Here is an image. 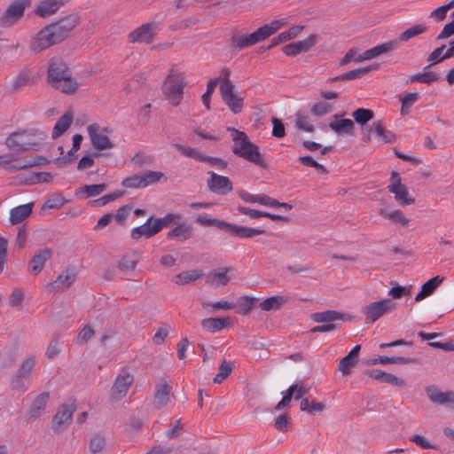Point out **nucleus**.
I'll use <instances>...</instances> for the list:
<instances>
[{"mask_svg": "<svg viewBox=\"0 0 454 454\" xmlns=\"http://www.w3.org/2000/svg\"><path fill=\"white\" fill-rule=\"evenodd\" d=\"M232 270L230 267L222 268L211 272L207 277V283L213 287H219L227 285L231 278L228 275Z\"/></svg>", "mask_w": 454, "mask_h": 454, "instance_id": "nucleus-29", "label": "nucleus"}, {"mask_svg": "<svg viewBox=\"0 0 454 454\" xmlns=\"http://www.w3.org/2000/svg\"><path fill=\"white\" fill-rule=\"evenodd\" d=\"M159 30V24L155 21L145 23L129 34V42L131 43H152Z\"/></svg>", "mask_w": 454, "mask_h": 454, "instance_id": "nucleus-10", "label": "nucleus"}, {"mask_svg": "<svg viewBox=\"0 0 454 454\" xmlns=\"http://www.w3.org/2000/svg\"><path fill=\"white\" fill-rule=\"evenodd\" d=\"M229 324L228 318H205L201 321V327L209 333H216L223 330Z\"/></svg>", "mask_w": 454, "mask_h": 454, "instance_id": "nucleus-37", "label": "nucleus"}, {"mask_svg": "<svg viewBox=\"0 0 454 454\" xmlns=\"http://www.w3.org/2000/svg\"><path fill=\"white\" fill-rule=\"evenodd\" d=\"M73 114L71 113H66L61 116L56 122L52 130V138H57L62 136L71 126L73 122Z\"/></svg>", "mask_w": 454, "mask_h": 454, "instance_id": "nucleus-36", "label": "nucleus"}, {"mask_svg": "<svg viewBox=\"0 0 454 454\" xmlns=\"http://www.w3.org/2000/svg\"><path fill=\"white\" fill-rule=\"evenodd\" d=\"M160 231V227L156 223L153 217H150L146 222L137 226L131 231V238L138 240L141 238L149 239Z\"/></svg>", "mask_w": 454, "mask_h": 454, "instance_id": "nucleus-20", "label": "nucleus"}, {"mask_svg": "<svg viewBox=\"0 0 454 454\" xmlns=\"http://www.w3.org/2000/svg\"><path fill=\"white\" fill-rule=\"evenodd\" d=\"M27 1L17 0L12 3L0 18L1 27H12L23 16Z\"/></svg>", "mask_w": 454, "mask_h": 454, "instance_id": "nucleus-11", "label": "nucleus"}, {"mask_svg": "<svg viewBox=\"0 0 454 454\" xmlns=\"http://www.w3.org/2000/svg\"><path fill=\"white\" fill-rule=\"evenodd\" d=\"M445 50V45H442L436 49H434L427 57V61L431 63L432 65L440 63L444 60V59H442V56L443 55V51Z\"/></svg>", "mask_w": 454, "mask_h": 454, "instance_id": "nucleus-59", "label": "nucleus"}, {"mask_svg": "<svg viewBox=\"0 0 454 454\" xmlns=\"http://www.w3.org/2000/svg\"><path fill=\"white\" fill-rule=\"evenodd\" d=\"M48 82L56 90L65 94H74L78 83L73 78L67 66L59 59H51L47 70Z\"/></svg>", "mask_w": 454, "mask_h": 454, "instance_id": "nucleus-2", "label": "nucleus"}, {"mask_svg": "<svg viewBox=\"0 0 454 454\" xmlns=\"http://www.w3.org/2000/svg\"><path fill=\"white\" fill-rule=\"evenodd\" d=\"M295 126L297 129L306 132H312L314 130L313 125L308 121L307 117L303 115L297 116Z\"/></svg>", "mask_w": 454, "mask_h": 454, "instance_id": "nucleus-63", "label": "nucleus"}, {"mask_svg": "<svg viewBox=\"0 0 454 454\" xmlns=\"http://www.w3.org/2000/svg\"><path fill=\"white\" fill-rule=\"evenodd\" d=\"M217 84H218L217 78L209 80L207 84V90L201 97L202 103L207 110L210 109V99H211L212 94H213L215 89L216 88Z\"/></svg>", "mask_w": 454, "mask_h": 454, "instance_id": "nucleus-51", "label": "nucleus"}, {"mask_svg": "<svg viewBox=\"0 0 454 454\" xmlns=\"http://www.w3.org/2000/svg\"><path fill=\"white\" fill-rule=\"evenodd\" d=\"M122 186L130 189L145 188L142 174H136L122 180Z\"/></svg>", "mask_w": 454, "mask_h": 454, "instance_id": "nucleus-49", "label": "nucleus"}, {"mask_svg": "<svg viewBox=\"0 0 454 454\" xmlns=\"http://www.w3.org/2000/svg\"><path fill=\"white\" fill-rule=\"evenodd\" d=\"M46 138L45 132L39 129L13 132L5 141L9 148L15 150L38 151Z\"/></svg>", "mask_w": 454, "mask_h": 454, "instance_id": "nucleus-5", "label": "nucleus"}, {"mask_svg": "<svg viewBox=\"0 0 454 454\" xmlns=\"http://www.w3.org/2000/svg\"><path fill=\"white\" fill-rule=\"evenodd\" d=\"M171 387L168 384H160L155 392L153 404L156 408L160 409L165 406L170 397Z\"/></svg>", "mask_w": 454, "mask_h": 454, "instance_id": "nucleus-34", "label": "nucleus"}, {"mask_svg": "<svg viewBox=\"0 0 454 454\" xmlns=\"http://www.w3.org/2000/svg\"><path fill=\"white\" fill-rule=\"evenodd\" d=\"M431 67V65L426 66L420 74L411 75L407 83L420 82L430 84L437 82L440 79V74L432 71Z\"/></svg>", "mask_w": 454, "mask_h": 454, "instance_id": "nucleus-26", "label": "nucleus"}, {"mask_svg": "<svg viewBox=\"0 0 454 454\" xmlns=\"http://www.w3.org/2000/svg\"><path fill=\"white\" fill-rule=\"evenodd\" d=\"M371 130H373L379 140L384 143H392L395 140L394 134L385 128L381 121H374Z\"/></svg>", "mask_w": 454, "mask_h": 454, "instance_id": "nucleus-40", "label": "nucleus"}, {"mask_svg": "<svg viewBox=\"0 0 454 454\" xmlns=\"http://www.w3.org/2000/svg\"><path fill=\"white\" fill-rule=\"evenodd\" d=\"M53 252L51 248L45 247L35 253L28 262L29 273L36 276L43 269L46 262L51 258Z\"/></svg>", "mask_w": 454, "mask_h": 454, "instance_id": "nucleus-19", "label": "nucleus"}, {"mask_svg": "<svg viewBox=\"0 0 454 454\" xmlns=\"http://www.w3.org/2000/svg\"><path fill=\"white\" fill-rule=\"evenodd\" d=\"M142 175L145 188L159 183L161 180V178L165 177L164 174L160 171H147Z\"/></svg>", "mask_w": 454, "mask_h": 454, "instance_id": "nucleus-52", "label": "nucleus"}, {"mask_svg": "<svg viewBox=\"0 0 454 454\" xmlns=\"http://www.w3.org/2000/svg\"><path fill=\"white\" fill-rule=\"evenodd\" d=\"M34 204L27 203L11 209L9 220L12 224H18L23 222L32 212Z\"/></svg>", "mask_w": 454, "mask_h": 454, "instance_id": "nucleus-28", "label": "nucleus"}, {"mask_svg": "<svg viewBox=\"0 0 454 454\" xmlns=\"http://www.w3.org/2000/svg\"><path fill=\"white\" fill-rule=\"evenodd\" d=\"M227 130L231 132L232 136V152L235 155L258 165L261 168H266L265 160L259 151V147L249 140L245 132L239 131L232 127H228Z\"/></svg>", "mask_w": 454, "mask_h": 454, "instance_id": "nucleus-4", "label": "nucleus"}, {"mask_svg": "<svg viewBox=\"0 0 454 454\" xmlns=\"http://www.w3.org/2000/svg\"><path fill=\"white\" fill-rule=\"evenodd\" d=\"M290 418L286 414H281L275 419L274 427L280 432H286L289 429Z\"/></svg>", "mask_w": 454, "mask_h": 454, "instance_id": "nucleus-56", "label": "nucleus"}, {"mask_svg": "<svg viewBox=\"0 0 454 454\" xmlns=\"http://www.w3.org/2000/svg\"><path fill=\"white\" fill-rule=\"evenodd\" d=\"M76 273L74 269H67L65 272L59 275L57 278L45 286L47 293L64 292L74 282Z\"/></svg>", "mask_w": 454, "mask_h": 454, "instance_id": "nucleus-13", "label": "nucleus"}, {"mask_svg": "<svg viewBox=\"0 0 454 454\" xmlns=\"http://www.w3.org/2000/svg\"><path fill=\"white\" fill-rule=\"evenodd\" d=\"M427 26H426L425 24H417L403 31L400 35L399 40L401 42H408L410 39L427 32Z\"/></svg>", "mask_w": 454, "mask_h": 454, "instance_id": "nucleus-46", "label": "nucleus"}, {"mask_svg": "<svg viewBox=\"0 0 454 454\" xmlns=\"http://www.w3.org/2000/svg\"><path fill=\"white\" fill-rule=\"evenodd\" d=\"M289 300L287 297L277 295V296H271L265 300H263L262 302H260L259 307L263 311H270V310H277L280 309V307L288 302Z\"/></svg>", "mask_w": 454, "mask_h": 454, "instance_id": "nucleus-38", "label": "nucleus"}, {"mask_svg": "<svg viewBox=\"0 0 454 454\" xmlns=\"http://www.w3.org/2000/svg\"><path fill=\"white\" fill-rule=\"evenodd\" d=\"M192 234V226L186 223H182L168 232V238H176L180 241H184L189 239Z\"/></svg>", "mask_w": 454, "mask_h": 454, "instance_id": "nucleus-35", "label": "nucleus"}, {"mask_svg": "<svg viewBox=\"0 0 454 454\" xmlns=\"http://www.w3.org/2000/svg\"><path fill=\"white\" fill-rule=\"evenodd\" d=\"M396 308L395 303L390 299H382L373 301L362 309V312L367 321L376 322L382 316L393 312Z\"/></svg>", "mask_w": 454, "mask_h": 454, "instance_id": "nucleus-9", "label": "nucleus"}, {"mask_svg": "<svg viewBox=\"0 0 454 454\" xmlns=\"http://www.w3.org/2000/svg\"><path fill=\"white\" fill-rule=\"evenodd\" d=\"M352 116L358 124L364 125L373 119L374 114L370 109L358 108L353 112Z\"/></svg>", "mask_w": 454, "mask_h": 454, "instance_id": "nucleus-48", "label": "nucleus"}, {"mask_svg": "<svg viewBox=\"0 0 454 454\" xmlns=\"http://www.w3.org/2000/svg\"><path fill=\"white\" fill-rule=\"evenodd\" d=\"M60 349H61V341L58 339H54L49 344V346L45 351V356L48 358H52L59 353Z\"/></svg>", "mask_w": 454, "mask_h": 454, "instance_id": "nucleus-60", "label": "nucleus"}, {"mask_svg": "<svg viewBox=\"0 0 454 454\" xmlns=\"http://www.w3.org/2000/svg\"><path fill=\"white\" fill-rule=\"evenodd\" d=\"M309 392V387L304 385H291L286 391L282 392V399L276 404L275 410L281 411L290 405L293 395L295 400L303 399L302 397Z\"/></svg>", "mask_w": 454, "mask_h": 454, "instance_id": "nucleus-16", "label": "nucleus"}, {"mask_svg": "<svg viewBox=\"0 0 454 454\" xmlns=\"http://www.w3.org/2000/svg\"><path fill=\"white\" fill-rule=\"evenodd\" d=\"M377 67H378L377 65H372V66H368V67H359V68H356V69H354V70H351V71H348L347 73L340 74V78L345 79V81L359 79V78H362L363 76H364L365 74H367L372 70L376 69Z\"/></svg>", "mask_w": 454, "mask_h": 454, "instance_id": "nucleus-45", "label": "nucleus"}, {"mask_svg": "<svg viewBox=\"0 0 454 454\" xmlns=\"http://www.w3.org/2000/svg\"><path fill=\"white\" fill-rule=\"evenodd\" d=\"M272 136L277 138H282L286 135L285 126L283 122L278 118H272Z\"/></svg>", "mask_w": 454, "mask_h": 454, "instance_id": "nucleus-61", "label": "nucleus"}, {"mask_svg": "<svg viewBox=\"0 0 454 454\" xmlns=\"http://www.w3.org/2000/svg\"><path fill=\"white\" fill-rule=\"evenodd\" d=\"M186 85L187 82L184 71L174 65L167 72L161 85V91L171 106H177L183 101Z\"/></svg>", "mask_w": 454, "mask_h": 454, "instance_id": "nucleus-3", "label": "nucleus"}, {"mask_svg": "<svg viewBox=\"0 0 454 454\" xmlns=\"http://www.w3.org/2000/svg\"><path fill=\"white\" fill-rule=\"evenodd\" d=\"M13 158L10 154L0 155V167L6 168L8 170H20L27 167L33 166V164H17L15 166L9 167V164L12 162Z\"/></svg>", "mask_w": 454, "mask_h": 454, "instance_id": "nucleus-53", "label": "nucleus"}, {"mask_svg": "<svg viewBox=\"0 0 454 454\" xmlns=\"http://www.w3.org/2000/svg\"><path fill=\"white\" fill-rule=\"evenodd\" d=\"M380 215L403 226L408 225L410 222L399 209L381 208Z\"/></svg>", "mask_w": 454, "mask_h": 454, "instance_id": "nucleus-41", "label": "nucleus"}, {"mask_svg": "<svg viewBox=\"0 0 454 454\" xmlns=\"http://www.w3.org/2000/svg\"><path fill=\"white\" fill-rule=\"evenodd\" d=\"M49 400L48 393H42L38 395L33 401L29 414L31 417H37L40 412L45 408L46 403Z\"/></svg>", "mask_w": 454, "mask_h": 454, "instance_id": "nucleus-43", "label": "nucleus"}, {"mask_svg": "<svg viewBox=\"0 0 454 454\" xmlns=\"http://www.w3.org/2000/svg\"><path fill=\"white\" fill-rule=\"evenodd\" d=\"M444 278L440 276H435L427 282H425L419 293L415 297V301H421L425 298L431 295L434 290L443 282Z\"/></svg>", "mask_w": 454, "mask_h": 454, "instance_id": "nucleus-30", "label": "nucleus"}, {"mask_svg": "<svg viewBox=\"0 0 454 454\" xmlns=\"http://www.w3.org/2000/svg\"><path fill=\"white\" fill-rule=\"evenodd\" d=\"M105 438L101 435H95L90 442V449L92 452L97 453L100 451L105 446Z\"/></svg>", "mask_w": 454, "mask_h": 454, "instance_id": "nucleus-64", "label": "nucleus"}, {"mask_svg": "<svg viewBox=\"0 0 454 454\" xmlns=\"http://www.w3.org/2000/svg\"><path fill=\"white\" fill-rule=\"evenodd\" d=\"M140 260L139 255L135 252L124 254L119 261L118 267L121 270H133Z\"/></svg>", "mask_w": 454, "mask_h": 454, "instance_id": "nucleus-42", "label": "nucleus"}, {"mask_svg": "<svg viewBox=\"0 0 454 454\" xmlns=\"http://www.w3.org/2000/svg\"><path fill=\"white\" fill-rule=\"evenodd\" d=\"M232 367L230 364L223 361V363L219 366V371L215 377L214 378V383H221L223 381L231 372Z\"/></svg>", "mask_w": 454, "mask_h": 454, "instance_id": "nucleus-54", "label": "nucleus"}, {"mask_svg": "<svg viewBox=\"0 0 454 454\" xmlns=\"http://www.w3.org/2000/svg\"><path fill=\"white\" fill-rule=\"evenodd\" d=\"M317 43V35H309L306 39L291 43L282 48V51L286 56H296L301 52H306Z\"/></svg>", "mask_w": 454, "mask_h": 454, "instance_id": "nucleus-18", "label": "nucleus"}, {"mask_svg": "<svg viewBox=\"0 0 454 454\" xmlns=\"http://www.w3.org/2000/svg\"><path fill=\"white\" fill-rule=\"evenodd\" d=\"M114 130L110 126L91 123L87 127V133L92 147L98 152L111 150L114 144L111 139Z\"/></svg>", "mask_w": 454, "mask_h": 454, "instance_id": "nucleus-7", "label": "nucleus"}, {"mask_svg": "<svg viewBox=\"0 0 454 454\" xmlns=\"http://www.w3.org/2000/svg\"><path fill=\"white\" fill-rule=\"evenodd\" d=\"M396 47V43L394 41H388L381 44L376 45L375 47L364 51L359 54L356 59V61H365L375 59L382 54L387 53L393 51Z\"/></svg>", "mask_w": 454, "mask_h": 454, "instance_id": "nucleus-22", "label": "nucleus"}, {"mask_svg": "<svg viewBox=\"0 0 454 454\" xmlns=\"http://www.w3.org/2000/svg\"><path fill=\"white\" fill-rule=\"evenodd\" d=\"M300 408L302 411H307L309 414H315L324 411L325 404L314 400H309V398H303L301 400Z\"/></svg>", "mask_w": 454, "mask_h": 454, "instance_id": "nucleus-47", "label": "nucleus"}, {"mask_svg": "<svg viewBox=\"0 0 454 454\" xmlns=\"http://www.w3.org/2000/svg\"><path fill=\"white\" fill-rule=\"evenodd\" d=\"M387 190L395 196V201L401 206H408L415 203V199L410 194L407 186L403 184L400 174L396 171L391 173Z\"/></svg>", "mask_w": 454, "mask_h": 454, "instance_id": "nucleus-8", "label": "nucleus"}, {"mask_svg": "<svg viewBox=\"0 0 454 454\" xmlns=\"http://www.w3.org/2000/svg\"><path fill=\"white\" fill-rule=\"evenodd\" d=\"M181 219L180 215L178 214H168L164 217L154 219L156 223L160 227V231L168 226L169 223L175 221H179Z\"/></svg>", "mask_w": 454, "mask_h": 454, "instance_id": "nucleus-58", "label": "nucleus"}, {"mask_svg": "<svg viewBox=\"0 0 454 454\" xmlns=\"http://www.w3.org/2000/svg\"><path fill=\"white\" fill-rule=\"evenodd\" d=\"M210 179L207 181L208 189L217 194L226 195L232 191V184L229 177L208 171Z\"/></svg>", "mask_w": 454, "mask_h": 454, "instance_id": "nucleus-15", "label": "nucleus"}, {"mask_svg": "<svg viewBox=\"0 0 454 454\" xmlns=\"http://www.w3.org/2000/svg\"><path fill=\"white\" fill-rule=\"evenodd\" d=\"M287 23L288 20L286 18L275 20L270 23L259 27L257 30L249 35L234 37L232 39V43L239 49H244L252 46L274 35Z\"/></svg>", "mask_w": 454, "mask_h": 454, "instance_id": "nucleus-6", "label": "nucleus"}, {"mask_svg": "<svg viewBox=\"0 0 454 454\" xmlns=\"http://www.w3.org/2000/svg\"><path fill=\"white\" fill-rule=\"evenodd\" d=\"M366 374L370 378L376 380L380 382L388 383L393 386H396V387H402L405 385V381L403 379L397 378L396 376H395L393 374L385 372L382 370H379V369L371 370V371L367 372Z\"/></svg>", "mask_w": 454, "mask_h": 454, "instance_id": "nucleus-25", "label": "nucleus"}, {"mask_svg": "<svg viewBox=\"0 0 454 454\" xmlns=\"http://www.w3.org/2000/svg\"><path fill=\"white\" fill-rule=\"evenodd\" d=\"M35 356L29 355L27 356L20 364L16 375L12 378L11 385L12 388L25 391L26 386L22 382V380H27L29 378L31 371L35 365Z\"/></svg>", "mask_w": 454, "mask_h": 454, "instance_id": "nucleus-12", "label": "nucleus"}, {"mask_svg": "<svg viewBox=\"0 0 454 454\" xmlns=\"http://www.w3.org/2000/svg\"><path fill=\"white\" fill-rule=\"evenodd\" d=\"M360 348V345H356L346 356L340 360L338 367L342 375L349 374L352 368L357 364Z\"/></svg>", "mask_w": 454, "mask_h": 454, "instance_id": "nucleus-24", "label": "nucleus"}, {"mask_svg": "<svg viewBox=\"0 0 454 454\" xmlns=\"http://www.w3.org/2000/svg\"><path fill=\"white\" fill-rule=\"evenodd\" d=\"M82 139L83 137L81 134H75L73 137V146L71 150L68 151L67 154L63 157L66 162H72L76 159L75 153L80 149Z\"/></svg>", "mask_w": 454, "mask_h": 454, "instance_id": "nucleus-50", "label": "nucleus"}, {"mask_svg": "<svg viewBox=\"0 0 454 454\" xmlns=\"http://www.w3.org/2000/svg\"><path fill=\"white\" fill-rule=\"evenodd\" d=\"M266 231L262 229L251 228L234 224L231 236L239 239H250L256 235L264 234Z\"/></svg>", "mask_w": 454, "mask_h": 454, "instance_id": "nucleus-39", "label": "nucleus"}, {"mask_svg": "<svg viewBox=\"0 0 454 454\" xmlns=\"http://www.w3.org/2000/svg\"><path fill=\"white\" fill-rule=\"evenodd\" d=\"M133 376L127 372L120 373L112 387L111 396L114 400H120L126 396L131 384L133 383Z\"/></svg>", "mask_w": 454, "mask_h": 454, "instance_id": "nucleus-14", "label": "nucleus"}, {"mask_svg": "<svg viewBox=\"0 0 454 454\" xmlns=\"http://www.w3.org/2000/svg\"><path fill=\"white\" fill-rule=\"evenodd\" d=\"M335 118H338L335 115ZM329 128L337 134L351 135L354 129V122L350 119H336L329 123Z\"/></svg>", "mask_w": 454, "mask_h": 454, "instance_id": "nucleus-31", "label": "nucleus"}, {"mask_svg": "<svg viewBox=\"0 0 454 454\" xmlns=\"http://www.w3.org/2000/svg\"><path fill=\"white\" fill-rule=\"evenodd\" d=\"M168 330L169 326L167 325L159 327L153 337V343L156 345L162 344L168 334Z\"/></svg>", "mask_w": 454, "mask_h": 454, "instance_id": "nucleus-57", "label": "nucleus"}, {"mask_svg": "<svg viewBox=\"0 0 454 454\" xmlns=\"http://www.w3.org/2000/svg\"><path fill=\"white\" fill-rule=\"evenodd\" d=\"M234 87H227L226 85L220 90L222 98L228 108L234 114H239L244 106V99L235 92Z\"/></svg>", "mask_w": 454, "mask_h": 454, "instance_id": "nucleus-17", "label": "nucleus"}, {"mask_svg": "<svg viewBox=\"0 0 454 454\" xmlns=\"http://www.w3.org/2000/svg\"><path fill=\"white\" fill-rule=\"evenodd\" d=\"M427 394L430 401L437 404H447L454 408V392H441L435 389H427Z\"/></svg>", "mask_w": 454, "mask_h": 454, "instance_id": "nucleus-27", "label": "nucleus"}, {"mask_svg": "<svg viewBox=\"0 0 454 454\" xmlns=\"http://www.w3.org/2000/svg\"><path fill=\"white\" fill-rule=\"evenodd\" d=\"M255 299L249 296H242L239 299V305L241 307L240 313L247 315L250 312L254 306Z\"/></svg>", "mask_w": 454, "mask_h": 454, "instance_id": "nucleus-62", "label": "nucleus"}, {"mask_svg": "<svg viewBox=\"0 0 454 454\" xmlns=\"http://www.w3.org/2000/svg\"><path fill=\"white\" fill-rule=\"evenodd\" d=\"M332 110V106L326 102H317L314 104L311 109V113L318 117H322Z\"/></svg>", "mask_w": 454, "mask_h": 454, "instance_id": "nucleus-55", "label": "nucleus"}, {"mask_svg": "<svg viewBox=\"0 0 454 454\" xmlns=\"http://www.w3.org/2000/svg\"><path fill=\"white\" fill-rule=\"evenodd\" d=\"M68 0H41L35 6V12L42 17L47 18L54 14Z\"/></svg>", "mask_w": 454, "mask_h": 454, "instance_id": "nucleus-23", "label": "nucleus"}, {"mask_svg": "<svg viewBox=\"0 0 454 454\" xmlns=\"http://www.w3.org/2000/svg\"><path fill=\"white\" fill-rule=\"evenodd\" d=\"M311 319L316 323L333 324L337 320H343L344 315L335 310H325L323 312H316L311 315Z\"/></svg>", "mask_w": 454, "mask_h": 454, "instance_id": "nucleus-32", "label": "nucleus"}, {"mask_svg": "<svg viewBox=\"0 0 454 454\" xmlns=\"http://www.w3.org/2000/svg\"><path fill=\"white\" fill-rule=\"evenodd\" d=\"M202 276V271L198 270L184 271L177 274L175 282L177 285H185L193 282Z\"/></svg>", "mask_w": 454, "mask_h": 454, "instance_id": "nucleus-44", "label": "nucleus"}, {"mask_svg": "<svg viewBox=\"0 0 454 454\" xmlns=\"http://www.w3.org/2000/svg\"><path fill=\"white\" fill-rule=\"evenodd\" d=\"M74 411L73 404L61 406L52 419V428L59 431L67 427L72 419Z\"/></svg>", "mask_w": 454, "mask_h": 454, "instance_id": "nucleus-21", "label": "nucleus"}, {"mask_svg": "<svg viewBox=\"0 0 454 454\" xmlns=\"http://www.w3.org/2000/svg\"><path fill=\"white\" fill-rule=\"evenodd\" d=\"M79 22L78 16L71 14L43 27L31 37L29 42L30 51L39 53L63 42Z\"/></svg>", "mask_w": 454, "mask_h": 454, "instance_id": "nucleus-1", "label": "nucleus"}, {"mask_svg": "<svg viewBox=\"0 0 454 454\" xmlns=\"http://www.w3.org/2000/svg\"><path fill=\"white\" fill-rule=\"evenodd\" d=\"M106 188V184L83 185L76 190L75 195L83 198L95 197L104 192Z\"/></svg>", "mask_w": 454, "mask_h": 454, "instance_id": "nucleus-33", "label": "nucleus"}]
</instances>
